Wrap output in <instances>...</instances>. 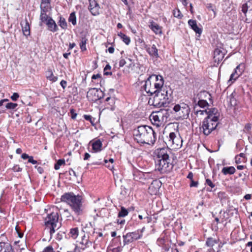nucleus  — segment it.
<instances>
[{"label":"nucleus","mask_w":252,"mask_h":252,"mask_svg":"<svg viewBox=\"0 0 252 252\" xmlns=\"http://www.w3.org/2000/svg\"><path fill=\"white\" fill-rule=\"evenodd\" d=\"M164 80L162 76L152 74L144 82L141 86V91L144 90L149 95H154L153 99L150 98L149 103L157 107H166L171 100V90L163 87Z\"/></svg>","instance_id":"nucleus-1"},{"label":"nucleus","mask_w":252,"mask_h":252,"mask_svg":"<svg viewBox=\"0 0 252 252\" xmlns=\"http://www.w3.org/2000/svg\"><path fill=\"white\" fill-rule=\"evenodd\" d=\"M204 113L207 115V116L203 120L201 126V130L203 133L208 136L211 132L217 128L219 124V119L220 113L216 108H212L208 110H197L195 114L201 115Z\"/></svg>","instance_id":"nucleus-2"},{"label":"nucleus","mask_w":252,"mask_h":252,"mask_svg":"<svg viewBox=\"0 0 252 252\" xmlns=\"http://www.w3.org/2000/svg\"><path fill=\"white\" fill-rule=\"evenodd\" d=\"M135 142L140 145H154L157 140V134L153 128L147 125L137 126L133 130Z\"/></svg>","instance_id":"nucleus-3"},{"label":"nucleus","mask_w":252,"mask_h":252,"mask_svg":"<svg viewBox=\"0 0 252 252\" xmlns=\"http://www.w3.org/2000/svg\"><path fill=\"white\" fill-rule=\"evenodd\" d=\"M62 201L69 205L76 215H82L84 213V206L81 196L75 195L73 192H67L62 195Z\"/></svg>","instance_id":"nucleus-4"},{"label":"nucleus","mask_w":252,"mask_h":252,"mask_svg":"<svg viewBox=\"0 0 252 252\" xmlns=\"http://www.w3.org/2000/svg\"><path fill=\"white\" fill-rule=\"evenodd\" d=\"M59 220V213L57 207L53 208V211L47 214L44 219V223L46 228L49 229L51 236L58 229L60 226L57 227Z\"/></svg>","instance_id":"nucleus-5"},{"label":"nucleus","mask_w":252,"mask_h":252,"mask_svg":"<svg viewBox=\"0 0 252 252\" xmlns=\"http://www.w3.org/2000/svg\"><path fill=\"white\" fill-rule=\"evenodd\" d=\"M173 110L176 115L182 119H187L190 112L189 106L185 103L176 104Z\"/></svg>","instance_id":"nucleus-6"},{"label":"nucleus","mask_w":252,"mask_h":252,"mask_svg":"<svg viewBox=\"0 0 252 252\" xmlns=\"http://www.w3.org/2000/svg\"><path fill=\"white\" fill-rule=\"evenodd\" d=\"M182 143L183 140L178 131L176 130L175 132H172L169 133L167 141L168 145L173 148L177 149L182 146Z\"/></svg>","instance_id":"nucleus-7"},{"label":"nucleus","mask_w":252,"mask_h":252,"mask_svg":"<svg viewBox=\"0 0 252 252\" xmlns=\"http://www.w3.org/2000/svg\"><path fill=\"white\" fill-rule=\"evenodd\" d=\"M156 167L157 169L160 171L161 173H164L169 171L171 169L172 165L170 163V159L158 160V161L155 162Z\"/></svg>","instance_id":"nucleus-8"},{"label":"nucleus","mask_w":252,"mask_h":252,"mask_svg":"<svg viewBox=\"0 0 252 252\" xmlns=\"http://www.w3.org/2000/svg\"><path fill=\"white\" fill-rule=\"evenodd\" d=\"M242 11L246 17V20L248 23L252 21V0H248L246 3L243 4Z\"/></svg>","instance_id":"nucleus-9"},{"label":"nucleus","mask_w":252,"mask_h":252,"mask_svg":"<svg viewBox=\"0 0 252 252\" xmlns=\"http://www.w3.org/2000/svg\"><path fill=\"white\" fill-rule=\"evenodd\" d=\"M169 151L167 148H159L156 150L154 153L155 162L158 161V160H160L168 159L169 156L168 153Z\"/></svg>","instance_id":"nucleus-10"},{"label":"nucleus","mask_w":252,"mask_h":252,"mask_svg":"<svg viewBox=\"0 0 252 252\" xmlns=\"http://www.w3.org/2000/svg\"><path fill=\"white\" fill-rule=\"evenodd\" d=\"M211 97V94L205 91H201L197 95H194V97L193 98V103L195 105L194 107V113L197 110H196V102L198 99L201 100H206L207 99H210Z\"/></svg>","instance_id":"nucleus-11"},{"label":"nucleus","mask_w":252,"mask_h":252,"mask_svg":"<svg viewBox=\"0 0 252 252\" xmlns=\"http://www.w3.org/2000/svg\"><path fill=\"white\" fill-rule=\"evenodd\" d=\"M99 94H102L101 91L93 88L90 89L87 93V97L92 101H96V100L101 98V96Z\"/></svg>","instance_id":"nucleus-12"},{"label":"nucleus","mask_w":252,"mask_h":252,"mask_svg":"<svg viewBox=\"0 0 252 252\" xmlns=\"http://www.w3.org/2000/svg\"><path fill=\"white\" fill-rule=\"evenodd\" d=\"M161 115L158 114V111L153 112L150 116V121L153 125L157 127H159L163 125L164 121L161 118Z\"/></svg>","instance_id":"nucleus-13"},{"label":"nucleus","mask_w":252,"mask_h":252,"mask_svg":"<svg viewBox=\"0 0 252 252\" xmlns=\"http://www.w3.org/2000/svg\"><path fill=\"white\" fill-rule=\"evenodd\" d=\"M161 185V183L158 180L153 181L149 187L148 192L151 195H156L158 193Z\"/></svg>","instance_id":"nucleus-14"},{"label":"nucleus","mask_w":252,"mask_h":252,"mask_svg":"<svg viewBox=\"0 0 252 252\" xmlns=\"http://www.w3.org/2000/svg\"><path fill=\"white\" fill-rule=\"evenodd\" d=\"M225 54V51L223 48H217L214 52V60L218 64L222 60Z\"/></svg>","instance_id":"nucleus-15"},{"label":"nucleus","mask_w":252,"mask_h":252,"mask_svg":"<svg viewBox=\"0 0 252 252\" xmlns=\"http://www.w3.org/2000/svg\"><path fill=\"white\" fill-rule=\"evenodd\" d=\"M90 5L89 9L94 16L98 15L99 14V6L95 0H89Z\"/></svg>","instance_id":"nucleus-16"},{"label":"nucleus","mask_w":252,"mask_h":252,"mask_svg":"<svg viewBox=\"0 0 252 252\" xmlns=\"http://www.w3.org/2000/svg\"><path fill=\"white\" fill-rule=\"evenodd\" d=\"M145 49L148 53L150 56L158 58L159 57L158 54V49L156 47V45L153 44L152 46L146 45Z\"/></svg>","instance_id":"nucleus-17"},{"label":"nucleus","mask_w":252,"mask_h":252,"mask_svg":"<svg viewBox=\"0 0 252 252\" xmlns=\"http://www.w3.org/2000/svg\"><path fill=\"white\" fill-rule=\"evenodd\" d=\"M149 27L156 34H162V27L153 21L149 22Z\"/></svg>","instance_id":"nucleus-18"},{"label":"nucleus","mask_w":252,"mask_h":252,"mask_svg":"<svg viewBox=\"0 0 252 252\" xmlns=\"http://www.w3.org/2000/svg\"><path fill=\"white\" fill-rule=\"evenodd\" d=\"M45 24L48 27V29L53 32H56L59 30L57 25L52 18H50L49 20H48Z\"/></svg>","instance_id":"nucleus-19"},{"label":"nucleus","mask_w":252,"mask_h":252,"mask_svg":"<svg viewBox=\"0 0 252 252\" xmlns=\"http://www.w3.org/2000/svg\"><path fill=\"white\" fill-rule=\"evenodd\" d=\"M0 252H14L13 250L12 246L5 242L0 243Z\"/></svg>","instance_id":"nucleus-20"},{"label":"nucleus","mask_w":252,"mask_h":252,"mask_svg":"<svg viewBox=\"0 0 252 252\" xmlns=\"http://www.w3.org/2000/svg\"><path fill=\"white\" fill-rule=\"evenodd\" d=\"M188 24L191 28L196 33L199 35L201 34L202 30L201 28H199L197 25L196 21L193 20H189Z\"/></svg>","instance_id":"nucleus-21"},{"label":"nucleus","mask_w":252,"mask_h":252,"mask_svg":"<svg viewBox=\"0 0 252 252\" xmlns=\"http://www.w3.org/2000/svg\"><path fill=\"white\" fill-rule=\"evenodd\" d=\"M22 31L24 35L28 36L30 35V26L27 19L24 23H21Z\"/></svg>","instance_id":"nucleus-22"},{"label":"nucleus","mask_w":252,"mask_h":252,"mask_svg":"<svg viewBox=\"0 0 252 252\" xmlns=\"http://www.w3.org/2000/svg\"><path fill=\"white\" fill-rule=\"evenodd\" d=\"M158 114L161 115L162 119L164 121V123L166 122L167 119L169 117V113L168 112V109H161L159 111H158Z\"/></svg>","instance_id":"nucleus-23"},{"label":"nucleus","mask_w":252,"mask_h":252,"mask_svg":"<svg viewBox=\"0 0 252 252\" xmlns=\"http://www.w3.org/2000/svg\"><path fill=\"white\" fill-rule=\"evenodd\" d=\"M48 11L40 10V20L41 23H46L48 20H49L50 18H52V17L47 14Z\"/></svg>","instance_id":"nucleus-24"},{"label":"nucleus","mask_w":252,"mask_h":252,"mask_svg":"<svg viewBox=\"0 0 252 252\" xmlns=\"http://www.w3.org/2000/svg\"><path fill=\"white\" fill-rule=\"evenodd\" d=\"M46 76L48 80L52 82H55L58 80V77L54 75L53 71L51 69H48L46 72Z\"/></svg>","instance_id":"nucleus-25"},{"label":"nucleus","mask_w":252,"mask_h":252,"mask_svg":"<svg viewBox=\"0 0 252 252\" xmlns=\"http://www.w3.org/2000/svg\"><path fill=\"white\" fill-rule=\"evenodd\" d=\"M235 171L236 169L233 166L224 167L221 170V172L225 175L233 174Z\"/></svg>","instance_id":"nucleus-26"},{"label":"nucleus","mask_w":252,"mask_h":252,"mask_svg":"<svg viewBox=\"0 0 252 252\" xmlns=\"http://www.w3.org/2000/svg\"><path fill=\"white\" fill-rule=\"evenodd\" d=\"M102 146V142L100 140H97L95 141H94L92 144V148L93 150L95 152H98L101 150V147Z\"/></svg>","instance_id":"nucleus-27"},{"label":"nucleus","mask_w":252,"mask_h":252,"mask_svg":"<svg viewBox=\"0 0 252 252\" xmlns=\"http://www.w3.org/2000/svg\"><path fill=\"white\" fill-rule=\"evenodd\" d=\"M50 1L51 0H42L40 4V10L49 11L50 8Z\"/></svg>","instance_id":"nucleus-28"},{"label":"nucleus","mask_w":252,"mask_h":252,"mask_svg":"<svg viewBox=\"0 0 252 252\" xmlns=\"http://www.w3.org/2000/svg\"><path fill=\"white\" fill-rule=\"evenodd\" d=\"M124 238V245H127L130 243H132L134 240L133 239L131 234L129 233H126V235H123Z\"/></svg>","instance_id":"nucleus-29"},{"label":"nucleus","mask_w":252,"mask_h":252,"mask_svg":"<svg viewBox=\"0 0 252 252\" xmlns=\"http://www.w3.org/2000/svg\"><path fill=\"white\" fill-rule=\"evenodd\" d=\"M88 39L85 36H82L80 39L79 46L82 51H85L87 50L86 43Z\"/></svg>","instance_id":"nucleus-30"},{"label":"nucleus","mask_w":252,"mask_h":252,"mask_svg":"<svg viewBox=\"0 0 252 252\" xmlns=\"http://www.w3.org/2000/svg\"><path fill=\"white\" fill-rule=\"evenodd\" d=\"M118 36L120 37L123 41L125 42L126 45H129L130 42V38L129 36H127L125 34L121 32L118 33Z\"/></svg>","instance_id":"nucleus-31"},{"label":"nucleus","mask_w":252,"mask_h":252,"mask_svg":"<svg viewBox=\"0 0 252 252\" xmlns=\"http://www.w3.org/2000/svg\"><path fill=\"white\" fill-rule=\"evenodd\" d=\"M59 25L63 29H66L67 28V23L65 21V19L62 17H60V20L58 22Z\"/></svg>","instance_id":"nucleus-32"},{"label":"nucleus","mask_w":252,"mask_h":252,"mask_svg":"<svg viewBox=\"0 0 252 252\" xmlns=\"http://www.w3.org/2000/svg\"><path fill=\"white\" fill-rule=\"evenodd\" d=\"M122 251V248L120 246L114 248L112 246H109L107 249V252H121Z\"/></svg>","instance_id":"nucleus-33"},{"label":"nucleus","mask_w":252,"mask_h":252,"mask_svg":"<svg viewBox=\"0 0 252 252\" xmlns=\"http://www.w3.org/2000/svg\"><path fill=\"white\" fill-rule=\"evenodd\" d=\"M129 233L131 234V236L132 237L134 241L138 240L139 239H140V238L142 236V235L141 234H140L139 230H137L134 232H129Z\"/></svg>","instance_id":"nucleus-34"},{"label":"nucleus","mask_w":252,"mask_h":252,"mask_svg":"<svg viewBox=\"0 0 252 252\" xmlns=\"http://www.w3.org/2000/svg\"><path fill=\"white\" fill-rule=\"evenodd\" d=\"M78 228L77 227L71 228L70 230V236L74 239H76L78 236Z\"/></svg>","instance_id":"nucleus-35"},{"label":"nucleus","mask_w":252,"mask_h":252,"mask_svg":"<svg viewBox=\"0 0 252 252\" xmlns=\"http://www.w3.org/2000/svg\"><path fill=\"white\" fill-rule=\"evenodd\" d=\"M205 185L209 186L211 189L208 188H207V191L211 192L212 191V189L215 187V185L213 183V182L209 179H206L205 180Z\"/></svg>","instance_id":"nucleus-36"},{"label":"nucleus","mask_w":252,"mask_h":252,"mask_svg":"<svg viewBox=\"0 0 252 252\" xmlns=\"http://www.w3.org/2000/svg\"><path fill=\"white\" fill-rule=\"evenodd\" d=\"M128 214V212L124 207H121V211L118 213V217L119 218L125 217Z\"/></svg>","instance_id":"nucleus-37"},{"label":"nucleus","mask_w":252,"mask_h":252,"mask_svg":"<svg viewBox=\"0 0 252 252\" xmlns=\"http://www.w3.org/2000/svg\"><path fill=\"white\" fill-rule=\"evenodd\" d=\"M244 65L243 64H240L238 65L236 68L234 70V72H237V73L238 75V76L239 77L244 71Z\"/></svg>","instance_id":"nucleus-38"},{"label":"nucleus","mask_w":252,"mask_h":252,"mask_svg":"<svg viewBox=\"0 0 252 252\" xmlns=\"http://www.w3.org/2000/svg\"><path fill=\"white\" fill-rule=\"evenodd\" d=\"M208 105L207 100H201L198 99L196 102V107L199 106L201 108H204Z\"/></svg>","instance_id":"nucleus-39"},{"label":"nucleus","mask_w":252,"mask_h":252,"mask_svg":"<svg viewBox=\"0 0 252 252\" xmlns=\"http://www.w3.org/2000/svg\"><path fill=\"white\" fill-rule=\"evenodd\" d=\"M68 21L71 22L73 25L76 24V17L75 12H72L69 15Z\"/></svg>","instance_id":"nucleus-40"},{"label":"nucleus","mask_w":252,"mask_h":252,"mask_svg":"<svg viewBox=\"0 0 252 252\" xmlns=\"http://www.w3.org/2000/svg\"><path fill=\"white\" fill-rule=\"evenodd\" d=\"M173 14L174 16L179 19H181L183 17V14L181 13L180 10L177 8L173 10Z\"/></svg>","instance_id":"nucleus-41"},{"label":"nucleus","mask_w":252,"mask_h":252,"mask_svg":"<svg viewBox=\"0 0 252 252\" xmlns=\"http://www.w3.org/2000/svg\"><path fill=\"white\" fill-rule=\"evenodd\" d=\"M65 164V160L63 159H59L55 164L54 168L55 170H59L60 166Z\"/></svg>","instance_id":"nucleus-42"},{"label":"nucleus","mask_w":252,"mask_h":252,"mask_svg":"<svg viewBox=\"0 0 252 252\" xmlns=\"http://www.w3.org/2000/svg\"><path fill=\"white\" fill-rule=\"evenodd\" d=\"M17 106L18 104L17 103L9 102L6 104L5 107L8 109L14 110Z\"/></svg>","instance_id":"nucleus-43"},{"label":"nucleus","mask_w":252,"mask_h":252,"mask_svg":"<svg viewBox=\"0 0 252 252\" xmlns=\"http://www.w3.org/2000/svg\"><path fill=\"white\" fill-rule=\"evenodd\" d=\"M216 243V241L212 238H208L206 242V245L208 247H213Z\"/></svg>","instance_id":"nucleus-44"},{"label":"nucleus","mask_w":252,"mask_h":252,"mask_svg":"<svg viewBox=\"0 0 252 252\" xmlns=\"http://www.w3.org/2000/svg\"><path fill=\"white\" fill-rule=\"evenodd\" d=\"M238 77L239 76L237 72H233L231 74L229 80H228V82H231V83H232L235 81Z\"/></svg>","instance_id":"nucleus-45"},{"label":"nucleus","mask_w":252,"mask_h":252,"mask_svg":"<svg viewBox=\"0 0 252 252\" xmlns=\"http://www.w3.org/2000/svg\"><path fill=\"white\" fill-rule=\"evenodd\" d=\"M111 68V66L109 64H107L104 69V74L105 75H111L112 72H107V70H110Z\"/></svg>","instance_id":"nucleus-46"},{"label":"nucleus","mask_w":252,"mask_h":252,"mask_svg":"<svg viewBox=\"0 0 252 252\" xmlns=\"http://www.w3.org/2000/svg\"><path fill=\"white\" fill-rule=\"evenodd\" d=\"M251 128H252L251 125L249 123H248L245 125L244 131L246 132L249 133L250 132Z\"/></svg>","instance_id":"nucleus-47"},{"label":"nucleus","mask_w":252,"mask_h":252,"mask_svg":"<svg viewBox=\"0 0 252 252\" xmlns=\"http://www.w3.org/2000/svg\"><path fill=\"white\" fill-rule=\"evenodd\" d=\"M137 175H142V172H140L139 171H134L133 173V179L135 180H138V178L137 177Z\"/></svg>","instance_id":"nucleus-48"},{"label":"nucleus","mask_w":252,"mask_h":252,"mask_svg":"<svg viewBox=\"0 0 252 252\" xmlns=\"http://www.w3.org/2000/svg\"><path fill=\"white\" fill-rule=\"evenodd\" d=\"M43 252H55L52 246H49L46 247Z\"/></svg>","instance_id":"nucleus-49"},{"label":"nucleus","mask_w":252,"mask_h":252,"mask_svg":"<svg viewBox=\"0 0 252 252\" xmlns=\"http://www.w3.org/2000/svg\"><path fill=\"white\" fill-rule=\"evenodd\" d=\"M22 168L20 167L19 165H15L12 168V170L14 172H20L22 171Z\"/></svg>","instance_id":"nucleus-50"},{"label":"nucleus","mask_w":252,"mask_h":252,"mask_svg":"<svg viewBox=\"0 0 252 252\" xmlns=\"http://www.w3.org/2000/svg\"><path fill=\"white\" fill-rule=\"evenodd\" d=\"M85 236H84L82 238V242L80 243L81 244L85 245L86 247L88 246V240L85 239Z\"/></svg>","instance_id":"nucleus-51"},{"label":"nucleus","mask_w":252,"mask_h":252,"mask_svg":"<svg viewBox=\"0 0 252 252\" xmlns=\"http://www.w3.org/2000/svg\"><path fill=\"white\" fill-rule=\"evenodd\" d=\"M19 97V95L17 93H14L12 94V95L11 96V98L13 101H16L18 98Z\"/></svg>","instance_id":"nucleus-52"},{"label":"nucleus","mask_w":252,"mask_h":252,"mask_svg":"<svg viewBox=\"0 0 252 252\" xmlns=\"http://www.w3.org/2000/svg\"><path fill=\"white\" fill-rule=\"evenodd\" d=\"M70 113L71 115V118L73 119H76L77 116V113H75V110L73 109H70Z\"/></svg>","instance_id":"nucleus-53"},{"label":"nucleus","mask_w":252,"mask_h":252,"mask_svg":"<svg viewBox=\"0 0 252 252\" xmlns=\"http://www.w3.org/2000/svg\"><path fill=\"white\" fill-rule=\"evenodd\" d=\"M198 184V182L194 181L193 180L190 181V187H196Z\"/></svg>","instance_id":"nucleus-54"},{"label":"nucleus","mask_w":252,"mask_h":252,"mask_svg":"<svg viewBox=\"0 0 252 252\" xmlns=\"http://www.w3.org/2000/svg\"><path fill=\"white\" fill-rule=\"evenodd\" d=\"M29 162H30L33 164H35L37 163V161L34 159H33V157L30 156L28 159Z\"/></svg>","instance_id":"nucleus-55"},{"label":"nucleus","mask_w":252,"mask_h":252,"mask_svg":"<svg viewBox=\"0 0 252 252\" xmlns=\"http://www.w3.org/2000/svg\"><path fill=\"white\" fill-rule=\"evenodd\" d=\"M126 63V62L124 59H121V60L119 61V66L120 67H123L124 66Z\"/></svg>","instance_id":"nucleus-56"},{"label":"nucleus","mask_w":252,"mask_h":252,"mask_svg":"<svg viewBox=\"0 0 252 252\" xmlns=\"http://www.w3.org/2000/svg\"><path fill=\"white\" fill-rule=\"evenodd\" d=\"M60 84H61V86L62 87V88L64 89L66 87L67 82L66 81L63 80L61 81Z\"/></svg>","instance_id":"nucleus-57"},{"label":"nucleus","mask_w":252,"mask_h":252,"mask_svg":"<svg viewBox=\"0 0 252 252\" xmlns=\"http://www.w3.org/2000/svg\"><path fill=\"white\" fill-rule=\"evenodd\" d=\"M68 173L70 176H73L74 177H77L76 172L72 169H70L68 171Z\"/></svg>","instance_id":"nucleus-58"},{"label":"nucleus","mask_w":252,"mask_h":252,"mask_svg":"<svg viewBox=\"0 0 252 252\" xmlns=\"http://www.w3.org/2000/svg\"><path fill=\"white\" fill-rule=\"evenodd\" d=\"M84 119L87 120V121H90L91 123H92V117L90 115H84Z\"/></svg>","instance_id":"nucleus-59"},{"label":"nucleus","mask_w":252,"mask_h":252,"mask_svg":"<svg viewBox=\"0 0 252 252\" xmlns=\"http://www.w3.org/2000/svg\"><path fill=\"white\" fill-rule=\"evenodd\" d=\"M64 213L67 218H69L71 216V214H70L69 210L67 209L64 210Z\"/></svg>","instance_id":"nucleus-60"},{"label":"nucleus","mask_w":252,"mask_h":252,"mask_svg":"<svg viewBox=\"0 0 252 252\" xmlns=\"http://www.w3.org/2000/svg\"><path fill=\"white\" fill-rule=\"evenodd\" d=\"M101 78V75L100 74H94L92 77V80H95V79H96L97 78Z\"/></svg>","instance_id":"nucleus-61"},{"label":"nucleus","mask_w":252,"mask_h":252,"mask_svg":"<svg viewBox=\"0 0 252 252\" xmlns=\"http://www.w3.org/2000/svg\"><path fill=\"white\" fill-rule=\"evenodd\" d=\"M35 167L37 168V171L40 174H42L44 172L43 168L42 167L36 166Z\"/></svg>","instance_id":"nucleus-62"},{"label":"nucleus","mask_w":252,"mask_h":252,"mask_svg":"<svg viewBox=\"0 0 252 252\" xmlns=\"http://www.w3.org/2000/svg\"><path fill=\"white\" fill-rule=\"evenodd\" d=\"M106 167L109 168L110 170H112L114 168V165L108 162L107 164H105Z\"/></svg>","instance_id":"nucleus-63"},{"label":"nucleus","mask_w":252,"mask_h":252,"mask_svg":"<svg viewBox=\"0 0 252 252\" xmlns=\"http://www.w3.org/2000/svg\"><path fill=\"white\" fill-rule=\"evenodd\" d=\"M30 157V156H29L28 154L26 153L23 154L21 156V158L24 159H26L27 158L29 159Z\"/></svg>","instance_id":"nucleus-64"}]
</instances>
